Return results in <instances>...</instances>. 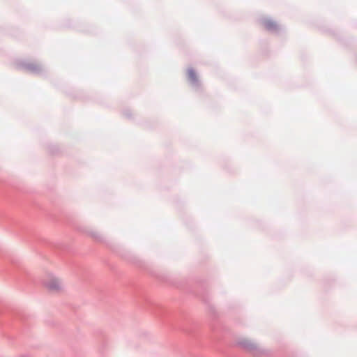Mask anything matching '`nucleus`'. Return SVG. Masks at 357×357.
Segmentation results:
<instances>
[{
    "mask_svg": "<svg viewBox=\"0 0 357 357\" xmlns=\"http://www.w3.org/2000/svg\"><path fill=\"white\" fill-rule=\"evenodd\" d=\"M243 347L250 352H253L258 349L257 344L250 340H245L242 342Z\"/></svg>",
    "mask_w": 357,
    "mask_h": 357,
    "instance_id": "1",
    "label": "nucleus"
},
{
    "mask_svg": "<svg viewBox=\"0 0 357 357\" xmlns=\"http://www.w3.org/2000/svg\"><path fill=\"white\" fill-rule=\"evenodd\" d=\"M265 26L268 29H271L275 26V24L272 22H267L266 23Z\"/></svg>",
    "mask_w": 357,
    "mask_h": 357,
    "instance_id": "4",
    "label": "nucleus"
},
{
    "mask_svg": "<svg viewBox=\"0 0 357 357\" xmlns=\"http://www.w3.org/2000/svg\"><path fill=\"white\" fill-rule=\"evenodd\" d=\"M47 287L52 291L58 290L61 287V283L56 279H51L50 282L46 284Z\"/></svg>",
    "mask_w": 357,
    "mask_h": 357,
    "instance_id": "2",
    "label": "nucleus"
},
{
    "mask_svg": "<svg viewBox=\"0 0 357 357\" xmlns=\"http://www.w3.org/2000/svg\"><path fill=\"white\" fill-rule=\"evenodd\" d=\"M188 79L192 82H195L197 80L196 73L192 69H188Z\"/></svg>",
    "mask_w": 357,
    "mask_h": 357,
    "instance_id": "3",
    "label": "nucleus"
}]
</instances>
